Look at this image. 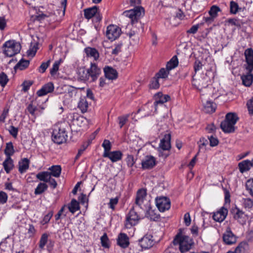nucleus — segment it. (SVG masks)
<instances>
[{
	"instance_id": "f257e3e1",
	"label": "nucleus",
	"mask_w": 253,
	"mask_h": 253,
	"mask_svg": "<svg viewBox=\"0 0 253 253\" xmlns=\"http://www.w3.org/2000/svg\"><path fill=\"white\" fill-rule=\"evenodd\" d=\"M173 244L174 245H178L180 252L184 253L189 251L192 248L194 242L189 236L182 235V233L179 232L174 237Z\"/></svg>"
},
{
	"instance_id": "f03ea898",
	"label": "nucleus",
	"mask_w": 253,
	"mask_h": 253,
	"mask_svg": "<svg viewBox=\"0 0 253 253\" xmlns=\"http://www.w3.org/2000/svg\"><path fill=\"white\" fill-rule=\"evenodd\" d=\"M67 127L65 124L54 126L52 134V139L54 143L61 144L66 142L68 137Z\"/></svg>"
},
{
	"instance_id": "7ed1b4c3",
	"label": "nucleus",
	"mask_w": 253,
	"mask_h": 253,
	"mask_svg": "<svg viewBox=\"0 0 253 253\" xmlns=\"http://www.w3.org/2000/svg\"><path fill=\"white\" fill-rule=\"evenodd\" d=\"M3 47L4 53L8 57H12L17 54L21 49L20 44L13 41L6 42L3 45Z\"/></svg>"
},
{
	"instance_id": "20e7f679",
	"label": "nucleus",
	"mask_w": 253,
	"mask_h": 253,
	"mask_svg": "<svg viewBox=\"0 0 253 253\" xmlns=\"http://www.w3.org/2000/svg\"><path fill=\"white\" fill-rule=\"evenodd\" d=\"M141 10H143L142 7H136L133 9L124 11L123 15L131 19V24H133L138 22L141 14Z\"/></svg>"
},
{
	"instance_id": "39448f33",
	"label": "nucleus",
	"mask_w": 253,
	"mask_h": 253,
	"mask_svg": "<svg viewBox=\"0 0 253 253\" xmlns=\"http://www.w3.org/2000/svg\"><path fill=\"white\" fill-rule=\"evenodd\" d=\"M140 218L133 207L126 216L125 226L126 228H130L136 225Z\"/></svg>"
},
{
	"instance_id": "423d86ee",
	"label": "nucleus",
	"mask_w": 253,
	"mask_h": 253,
	"mask_svg": "<svg viewBox=\"0 0 253 253\" xmlns=\"http://www.w3.org/2000/svg\"><path fill=\"white\" fill-rule=\"evenodd\" d=\"M87 69L90 82L96 81L101 74V69L95 63H91L90 68Z\"/></svg>"
},
{
	"instance_id": "0eeeda50",
	"label": "nucleus",
	"mask_w": 253,
	"mask_h": 253,
	"mask_svg": "<svg viewBox=\"0 0 253 253\" xmlns=\"http://www.w3.org/2000/svg\"><path fill=\"white\" fill-rule=\"evenodd\" d=\"M156 203L158 209L161 212L168 210L170 207V201L166 197L157 198Z\"/></svg>"
},
{
	"instance_id": "6e6552de",
	"label": "nucleus",
	"mask_w": 253,
	"mask_h": 253,
	"mask_svg": "<svg viewBox=\"0 0 253 253\" xmlns=\"http://www.w3.org/2000/svg\"><path fill=\"white\" fill-rule=\"evenodd\" d=\"M121 32V30L118 27L114 25H109L107 27L106 34L109 40L113 41L120 36Z\"/></svg>"
},
{
	"instance_id": "1a4fd4ad",
	"label": "nucleus",
	"mask_w": 253,
	"mask_h": 253,
	"mask_svg": "<svg viewBox=\"0 0 253 253\" xmlns=\"http://www.w3.org/2000/svg\"><path fill=\"white\" fill-rule=\"evenodd\" d=\"M170 139H171V135L170 133H166L164 135V137L161 140L159 148L161 150H159L160 152L159 156H163L161 153V150L166 151L169 150L171 148L170 145Z\"/></svg>"
},
{
	"instance_id": "9d476101",
	"label": "nucleus",
	"mask_w": 253,
	"mask_h": 253,
	"mask_svg": "<svg viewBox=\"0 0 253 253\" xmlns=\"http://www.w3.org/2000/svg\"><path fill=\"white\" fill-rule=\"evenodd\" d=\"M154 240L151 234H146L141 239L139 240V243L142 249H147L152 247L154 245Z\"/></svg>"
},
{
	"instance_id": "9b49d317",
	"label": "nucleus",
	"mask_w": 253,
	"mask_h": 253,
	"mask_svg": "<svg viewBox=\"0 0 253 253\" xmlns=\"http://www.w3.org/2000/svg\"><path fill=\"white\" fill-rule=\"evenodd\" d=\"M245 56L247 62L246 69L250 72L253 71V50L250 48L247 49L245 51Z\"/></svg>"
},
{
	"instance_id": "f8f14e48",
	"label": "nucleus",
	"mask_w": 253,
	"mask_h": 253,
	"mask_svg": "<svg viewBox=\"0 0 253 253\" xmlns=\"http://www.w3.org/2000/svg\"><path fill=\"white\" fill-rule=\"evenodd\" d=\"M156 164V159L152 156H146L141 162L142 169H151Z\"/></svg>"
},
{
	"instance_id": "ddd939ff",
	"label": "nucleus",
	"mask_w": 253,
	"mask_h": 253,
	"mask_svg": "<svg viewBox=\"0 0 253 253\" xmlns=\"http://www.w3.org/2000/svg\"><path fill=\"white\" fill-rule=\"evenodd\" d=\"M228 213V210L224 207H222L220 210L213 213L212 218L214 220L221 222L226 218Z\"/></svg>"
},
{
	"instance_id": "4468645a",
	"label": "nucleus",
	"mask_w": 253,
	"mask_h": 253,
	"mask_svg": "<svg viewBox=\"0 0 253 253\" xmlns=\"http://www.w3.org/2000/svg\"><path fill=\"white\" fill-rule=\"evenodd\" d=\"M54 85L52 82H49L42 86L41 89L37 92L38 96H42L54 90Z\"/></svg>"
},
{
	"instance_id": "2eb2a0df",
	"label": "nucleus",
	"mask_w": 253,
	"mask_h": 253,
	"mask_svg": "<svg viewBox=\"0 0 253 253\" xmlns=\"http://www.w3.org/2000/svg\"><path fill=\"white\" fill-rule=\"evenodd\" d=\"M122 153L120 151L110 152L108 153H104L103 156L108 158L112 162H116L122 159Z\"/></svg>"
},
{
	"instance_id": "dca6fc26",
	"label": "nucleus",
	"mask_w": 253,
	"mask_h": 253,
	"mask_svg": "<svg viewBox=\"0 0 253 253\" xmlns=\"http://www.w3.org/2000/svg\"><path fill=\"white\" fill-rule=\"evenodd\" d=\"M105 78L109 80H115L118 77V72L114 68L109 66H106L103 69Z\"/></svg>"
},
{
	"instance_id": "f3484780",
	"label": "nucleus",
	"mask_w": 253,
	"mask_h": 253,
	"mask_svg": "<svg viewBox=\"0 0 253 253\" xmlns=\"http://www.w3.org/2000/svg\"><path fill=\"white\" fill-rule=\"evenodd\" d=\"M234 218L240 224L244 225L246 223L247 216L245 213L238 208L233 210Z\"/></svg>"
},
{
	"instance_id": "a211bd4d",
	"label": "nucleus",
	"mask_w": 253,
	"mask_h": 253,
	"mask_svg": "<svg viewBox=\"0 0 253 253\" xmlns=\"http://www.w3.org/2000/svg\"><path fill=\"white\" fill-rule=\"evenodd\" d=\"M117 244L124 249L128 247L129 245V238L126 234L121 233L119 234L117 239Z\"/></svg>"
},
{
	"instance_id": "6ab92c4d",
	"label": "nucleus",
	"mask_w": 253,
	"mask_h": 253,
	"mask_svg": "<svg viewBox=\"0 0 253 253\" xmlns=\"http://www.w3.org/2000/svg\"><path fill=\"white\" fill-rule=\"evenodd\" d=\"M223 240L227 245H232L236 243V238L229 229L227 230L223 235Z\"/></svg>"
},
{
	"instance_id": "aec40b11",
	"label": "nucleus",
	"mask_w": 253,
	"mask_h": 253,
	"mask_svg": "<svg viewBox=\"0 0 253 253\" xmlns=\"http://www.w3.org/2000/svg\"><path fill=\"white\" fill-rule=\"evenodd\" d=\"M253 167V159L250 161L248 160L243 161L238 164L239 169L241 173L249 170Z\"/></svg>"
},
{
	"instance_id": "412c9836",
	"label": "nucleus",
	"mask_w": 253,
	"mask_h": 253,
	"mask_svg": "<svg viewBox=\"0 0 253 253\" xmlns=\"http://www.w3.org/2000/svg\"><path fill=\"white\" fill-rule=\"evenodd\" d=\"M72 122L73 125H77L80 127L83 126L86 122V119L83 116H80L79 114L74 113L72 114Z\"/></svg>"
},
{
	"instance_id": "4be33fe9",
	"label": "nucleus",
	"mask_w": 253,
	"mask_h": 253,
	"mask_svg": "<svg viewBox=\"0 0 253 253\" xmlns=\"http://www.w3.org/2000/svg\"><path fill=\"white\" fill-rule=\"evenodd\" d=\"M146 195V190L144 189H139L136 193L135 204L138 206H140L143 203Z\"/></svg>"
},
{
	"instance_id": "5701e85b",
	"label": "nucleus",
	"mask_w": 253,
	"mask_h": 253,
	"mask_svg": "<svg viewBox=\"0 0 253 253\" xmlns=\"http://www.w3.org/2000/svg\"><path fill=\"white\" fill-rule=\"evenodd\" d=\"M155 101L154 104L157 105L158 104H163L168 101L170 97L169 95H163L162 92H158L155 95Z\"/></svg>"
},
{
	"instance_id": "b1692460",
	"label": "nucleus",
	"mask_w": 253,
	"mask_h": 253,
	"mask_svg": "<svg viewBox=\"0 0 253 253\" xmlns=\"http://www.w3.org/2000/svg\"><path fill=\"white\" fill-rule=\"evenodd\" d=\"M220 127L225 133H232L235 131V127L234 125L227 121H222L220 124Z\"/></svg>"
},
{
	"instance_id": "393cba45",
	"label": "nucleus",
	"mask_w": 253,
	"mask_h": 253,
	"mask_svg": "<svg viewBox=\"0 0 253 253\" xmlns=\"http://www.w3.org/2000/svg\"><path fill=\"white\" fill-rule=\"evenodd\" d=\"M78 75L81 81L90 82L88 69L86 70L84 68H80L78 72Z\"/></svg>"
},
{
	"instance_id": "a878e982",
	"label": "nucleus",
	"mask_w": 253,
	"mask_h": 253,
	"mask_svg": "<svg viewBox=\"0 0 253 253\" xmlns=\"http://www.w3.org/2000/svg\"><path fill=\"white\" fill-rule=\"evenodd\" d=\"M84 51L87 57H93L95 60H97L99 57V54L95 48L87 47Z\"/></svg>"
},
{
	"instance_id": "bb28decb",
	"label": "nucleus",
	"mask_w": 253,
	"mask_h": 253,
	"mask_svg": "<svg viewBox=\"0 0 253 253\" xmlns=\"http://www.w3.org/2000/svg\"><path fill=\"white\" fill-rule=\"evenodd\" d=\"M98 11V7L94 6L92 7L88 8L84 10V17L89 19L93 17Z\"/></svg>"
},
{
	"instance_id": "cd10ccee",
	"label": "nucleus",
	"mask_w": 253,
	"mask_h": 253,
	"mask_svg": "<svg viewBox=\"0 0 253 253\" xmlns=\"http://www.w3.org/2000/svg\"><path fill=\"white\" fill-rule=\"evenodd\" d=\"M2 165L6 172L8 173L13 168V161L11 157H6L3 162Z\"/></svg>"
},
{
	"instance_id": "c85d7f7f",
	"label": "nucleus",
	"mask_w": 253,
	"mask_h": 253,
	"mask_svg": "<svg viewBox=\"0 0 253 253\" xmlns=\"http://www.w3.org/2000/svg\"><path fill=\"white\" fill-rule=\"evenodd\" d=\"M30 161L27 158L23 159L19 162V171L21 173L25 172L29 169Z\"/></svg>"
},
{
	"instance_id": "c756f323",
	"label": "nucleus",
	"mask_w": 253,
	"mask_h": 253,
	"mask_svg": "<svg viewBox=\"0 0 253 253\" xmlns=\"http://www.w3.org/2000/svg\"><path fill=\"white\" fill-rule=\"evenodd\" d=\"M50 171L49 172L50 176H53L55 177L60 176L61 172V167L59 165L52 166L48 169Z\"/></svg>"
},
{
	"instance_id": "7c9ffc66",
	"label": "nucleus",
	"mask_w": 253,
	"mask_h": 253,
	"mask_svg": "<svg viewBox=\"0 0 253 253\" xmlns=\"http://www.w3.org/2000/svg\"><path fill=\"white\" fill-rule=\"evenodd\" d=\"M253 72L248 71L247 75H244L242 77V82L243 84L247 86H250L253 81Z\"/></svg>"
},
{
	"instance_id": "2f4dec72",
	"label": "nucleus",
	"mask_w": 253,
	"mask_h": 253,
	"mask_svg": "<svg viewBox=\"0 0 253 253\" xmlns=\"http://www.w3.org/2000/svg\"><path fill=\"white\" fill-rule=\"evenodd\" d=\"M178 65V60L176 55L173 56L171 59L167 63L166 65V69L168 71H170L175 67Z\"/></svg>"
},
{
	"instance_id": "473e14b6",
	"label": "nucleus",
	"mask_w": 253,
	"mask_h": 253,
	"mask_svg": "<svg viewBox=\"0 0 253 253\" xmlns=\"http://www.w3.org/2000/svg\"><path fill=\"white\" fill-rule=\"evenodd\" d=\"M50 175L49 171H42L40 172L36 175V177L40 181H43V183H47L49 181V178H50Z\"/></svg>"
},
{
	"instance_id": "72a5a7b5",
	"label": "nucleus",
	"mask_w": 253,
	"mask_h": 253,
	"mask_svg": "<svg viewBox=\"0 0 253 253\" xmlns=\"http://www.w3.org/2000/svg\"><path fill=\"white\" fill-rule=\"evenodd\" d=\"M68 209L71 213H74L80 210L79 203L76 199H73L68 205Z\"/></svg>"
},
{
	"instance_id": "f704fd0d",
	"label": "nucleus",
	"mask_w": 253,
	"mask_h": 253,
	"mask_svg": "<svg viewBox=\"0 0 253 253\" xmlns=\"http://www.w3.org/2000/svg\"><path fill=\"white\" fill-rule=\"evenodd\" d=\"M48 188V185L45 183L40 182L35 190L34 194L36 195H40L44 193Z\"/></svg>"
},
{
	"instance_id": "c9c22d12",
	"label": "nucleus",
	"mask_w": 253,
	"mask_h": 253,
	"mask_svg": "<svg viewBox=\"0 0 253 253\" xmlns=\"http://www.w3.org/2000/svg\"><path fill=\"white\" fill-rule=\"evenodd\" d=\"M238 119L239 118L235 113H228L226 114L225 119L224 121H227L235 125Z\"/></svg>"
},
{
	"instance_id": "e433bc0d",
	"label": "nucleus",
	"mask_w": 253,
	"mask_h": 253,
	"mask_svg": "<svg viewBox=\"0 0 253 253\" xmlns=\"http://www.w3.org/2000/svg\"><path fill=\"white\" fill-rule=\"evenodd\" d=\"M248 245L246 242H241L236 248L234 253H247Z\"/></svg>"
},
{
	"instance_id": "4c0bfd02",
	"label": "nucleus",
	"mask_w": 253,
	"mask_h": 253,
	"mask_svg": "<svg viewBox=\"0 0 253 253\" xmlns=\"http://www.w3.org/2000/svg\"><path fill=\"white\" fill-rule=\"evenodd\" d=\"M30 61L21 59L15 65V69H19L20 70H23L26 69L29 65Z\"/></svg>"
},
{
	"instance_id": "58836bf2",
	"label": "nucleus",
	"mask_w": 253,
	"mask_h": 253,
	"mask_svg": "<svg viewBox=\"0 0 253 253\" xmlns=\"http://www.w3.org/2000/svg\"><path fill=\"white\" fill-rule=\"evenodd\" d=\"M4 153L6 157H11V156L14 153V147L12 142H10L6 143Z\"/></svg>"
},
{
	"instance_id": "ea45409f",
	"label": "nucleus",
	"mask_w": 253,
	"mask_h": 253,
	"mask_svg": "<svg viewBox=\"0 0 253 253\" xmlns=\"http://www.w3.org/2000/svg\"><path fill=\"white\" fill-rule=\"evenodd\" d=\"M88 106V102L84 98L81 99L78 103V107L80 109L82 113H85L87 111Z\"/></svg>"
},
{
	"instance_id": "a19ab883",
	"label": "nucleus",
	"mask_w": 253,
	"mask_h": 253,
	"mask_svg": "<svg viewBox=\"0 0 253 253\" xmlns=\"http://www.w3.org/2000/svg\"><path fill=\"white\" fill-rule=\"evenodd\" d=\"M169 71L167 70V69H165V68H161L155 75V76L158 79H166L168 77V75L169 74Z\"/></svg>"
},
{
	"instance_id": "79ce46f5",
	"label": "nucleus",
	"mask_w": 253,
	"mask_h": 253,
	"mask_svg": "<svg viewBox=\"0 0 253 253\" xmlns=\"http://www.w3.org/2000/svg\"><path fill=\"white\" fill-rule=\"evenodd\" d=\"M160 86L159 79L156 76L153 77L149 84V87L151 89H158Z\"/></svg>"
},
{
	"instance_id": "37998d69",
	"label": "nucleus",
	"mask_w": 253,
	"mask_h": 253,
	"mask_svg": "<svg viewBox=\"0 0 253 253\" xmlns=\"http://www.w3.org/2000/svg\"><path fill=\"white\" fill-rule=\"evenodd\" d=\"M48 239V235L46 233L43 234L40 239L39 242V247L41 249H43L47 243Z\"/></svg>"
},
{
	"instance_id": "c03bdc74",
	"label": "nucleus",
	"mask_w": 253,
	"mask_h": 253,
	"mask_svg": "<svg viewBox=\"0 0 253 253\" xmlns=\"http://www.w3.org/2000/svg\"><path fill=\"white\" fill-rule=\"evenodd\" d=\"M61 61V59H60L59 60L56 61L53 64L52 67L50 70V73L52 76L54 75L58 71Z\"/></svg>"
},
{
	"instance_id": "a18cd8bd",
	"label": "nucleus",
	"mask_w": 253,
	"mask_h": 253,
	"mask_svg": "<svg viewBox=\"0 0 253 253\" xmlns=\"http://www.w3.org/2000/svg\"><path fill=\"white\" fill-rule=\"evenodd\" d=\"M246 187L250 194L253 196V178L247 180L246 183Z\"/></svg>"
},
{
	"instance_id": "49530a36",
	"label": "nucleus",
	"mask_w": 253,
	"mask_h": 253,
	"mask_svg": "<svg viewBox=\"0 0 253 253\" xmlns=\"http://www.w3.org/2000/svg\"><path fill=\"white\" fill-rule=\"evenodd\" d=\"M34 84L33 81H24L22 84L21 85L23 87L22 91L26 92L29 89L30 86Z\"/></svg>"
},
{
	"instance_id": "de8ad7c7",
	"label": "nucleus",
	"mask_w": 253,
	"mask_h": 253,
	"mask_svg": "<svg viewBox=\"0 0 253 253\" xmlns=\"http://www.w3.org/2000/svg\"><path fill=\"white\" fill-rule=\"evenodd\" d=\"M205 111L208 113H213L215 111V109L213 106V104L211 101H207L205 106Z\"/></svg>"
},
{
	"instance_id": "09e8293b",
	"label": "nucleus",
	"mask_w": 253,
	"mask_h": 253,
	"mask_svg": "<svg viewBox=\"0 0 253 253\" xmlns=\"http://www.w3.org/2000/svg\"><path fill=\"white\" fill-rule=\"evenodd\" d=\"M9 79L7 75L4 73L1 72L0 74V85L4 87L8 82Z\"/></svg>"
},
{
	"instance_id": "8fccbe9b",
	"label": "nucleus",
	"mask_w": 253,
	"mask_h": 253,
	"mask_svg": "<svg viewBox=\"0 0 253 253\" xmlns=\"http://www.w3.org/2000/svg\"><path fill=\"white\" fill-rule=\"evenodd\" d=\"M238 3L234 1H231L230 2V12L232 14H236L238 12Z\"/></svg>"
},
{
	"instance_id": "3c124183",
	"label": "nucleus",
	"mask_w": 253,
	"mask_h": 253,
	"mask_svg": "<svg viewBox=\"0 0 253 253\" xmlns=\"http://www.w3.org/2000/svg\"><path fill=\"white\" fill-rule=\"evenodd\" d=\"M220 10L219 7L216 5H213L211 7L209 13L210 16L215 18L217 15V12Z\"/></svg>"
},
{
	"instance_id": "603ef678",
	"label": "nucleus",
	"mask_w": 253,
	"mask_h": 253,
	"mask_svg": "<svg viewBox=\"0 0 253 253\" xmlns=\"http://www.w3.org/2000/svg\"><path fill=\"white\" fill-rule=\"evenodd\" d=\"M100 240L101 245L103 247L105 248H108L109 247V245L108 243L109 239L106 233H104L103 234V235L101 237Z\"/></svg>"
},
{
	"instance_id": "864d4df0",
	"label": "nucleus",
	"mask_w": 253,
	"mask_h": 253,
	"mask_svg": "<svg viewBox=\"0 0 253 253\" xmlns=\"http://www.w3.org/2000/svg\"><path fill=\"white\" fill-rule=\"evenodd\" d=\"M104 149V153H109L111 149V144L109 140L105 139L102 144Z\"/></svg>"
},
{
	"instance_id": "5fc2aeb1",
	"label": "nucleus",
	"mask_w": 253,
	"mask_h": 253,
	"mask_svg": "<svg viewBox=\"0 0 253 253\" xmlns=\"http://www.w3.org/2000/svg\"><path fill=\"white\" fill-rule=\"evenodd\" d=\"M209 143V140L207 139H206L204 137H202L200 139V141L198 142L199 147V151H200L202 149H205L204 148Z\"/></svg>"
},
{
	"instance_id": "6e6d98bb",
	"label": "nucleus",
	"mask_w": 253,
	"mask_h": 253,
	"mask_svg": "<svg viewBox=\"0 0 253 253\" xmlns=\"http://www.w3.org/2000/svg\"><path fill=\"white\" fill-rule=\"evenodd\" d=\"M147 216L150 219L156 221L159 218V215L154 212V211L152 210H149L147 212Z\"/></svg>"
},
{
	"instance_id": "4d7b16f0",
	"label": "nucleus",
	"mask_w": 253,
	"mask_h": 253,
	"mask_svg": "<svg viewBox=\"0 0 253 253\" xmlns=\"http://www.w3.org/2000/svg\"><path fill=\"white\" fill-rule=\"evenodd\" d=\"M53 214V212L52 211H49L47 214L44 215L42 220L41 221V223L42 225L47 223L50 221L51 218L52 217Z\"/></svg>"
},
{
	"instance_id": "13d9d810",
	"label": "nucleus",
	"mask_w": 253,
	"mask_h": 253,
	"mask_svg": "<svg viewBox=\"0 0 253 253\" xmlns=\"http://www.w3.org/2000/svg\"><path fill=\"white\" fill-rule=\"evenodd\" d=\"M50 61L49 60L46 62H42L39 67V71L42 73L45 72L46 69L49 65Z\"/></svg>"
},
{
	"instance_id": "bf43d9fd",
	"label": "nucleus",
	"mask_w": 253,
	"mask_h": 253,
	"mask_svg": "<svg viewBox=\"0 0 253 253\" xmlns=\"http://www.w3.org/2000/svg\"><path fill=\"white\" fill-rule=\"evenodd\" d=\"M119 198L116 197L115 198H111L108 204L109 207L113 210H115V206L118 203Z\"/></svg>"
},
{
	"instance_id": "052dcab7",
	"label": "nucleus",
	"mask_w": 253,
	"mask_h": 253,
	"mask_svg": "<svg viewBox=\"0 0 253 253\" xmlns=\"http://www.w3.org/2000/svg\"><path fill=\"white\" fill-rule=\"evenodd\" d=\"M8 199L7 194L2 191H0V204H4L6 203Z\"/></svg>"
},
{
	"instance_id": "680f3d73",
	"label": "nucleus",
	"mask_w": 253,
	"mask_h": 253,
	"mask_svg": "<svg viewBox=\"0 0 253 253\" xmlns=\"http://www.w3.org/2000/svg\"><path fill=\"white\" fill-rule=\"evenodd\" d=\"M243 204L245 208L251 209L253 207V201L250 198L244 199Z\"/></svg>"
},
{
	"instance_id": "e2e57ef3",
	"label": "nucleus",
	"mask_w": 253,
	"mask_h": 253,
	"mask_svg": "<svg viewBox=\"0 0 253 253\" xmlns=\"http://www.w3.org/2000/svg\"><path fill=\"white\" fill-rule=\"evenodd\" d=\"M247 106L249 114L253 115V97L248 101Z\"/></svg>"
},
{
	"instance_id": "0e129e2a",
	"label": "nucleus",
	"mask_w": 253,
	"mask_h": 253,
	"mask_svg": "<svg viewBox=\"0 0 253 253\" xmlns=\"http://www.w3.org/2000/svg\"><path fill=\"white\" fill-rule=\"evenodd\" d=\"M208 139L210 141V146L211 147L215 146L218 144L219 141L216 137L211 136L210 137H208Z\"/></svg>"
},
{
	"instance_id": "69168bd1",
	"label": "nucleus",
	"mask_w": 253,
	"mask_h": 253,
	"mask_svg": "<svg viewBox=\"0 0 253 253\" xmlns=\"http://www.w3.org/2000/svg\"><path fill=\"white\" fill-rule=\"evenodd\" d=\"M9 133L14 137L16 138L18 134V128L14 127L13 126H10L8 129Z\"/></svg>"
},
{
	"instance_id": "338daca9",
	"label": "nucleus",
	"mask_w": 253,
	"mask_h": 253,
	"mask_svg": "<svg viewBox=\"0 0 253 253\" xmlns=\"http://www.w3.org/2000/svg\"><path fill=\"white\" fill-rule=\"evenodd\" d=\"M128 116H120L118 117L119 120V124L120 125V128H122L124 125L126 124L128 120Z\"/></svg>"
},
{
	"instance_id": "774afa93",
	"label": "nucleus",
	"mask_w": 253,
	"mask_h": 253,
	"mask_svg": "<svg viewBox=\"0 0 253 253\" xmlns=\"http://www.w3.org/2000/svg\"><path fill=\"white\" fill-rule=\"evenodd\" d=\"M37 44H35L32 47H31L29 50L27 51V54L28 55L34 56L36 54L37 52L38 47Z\"/></svg>"
}]
</instances>
